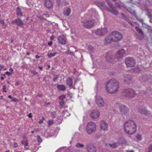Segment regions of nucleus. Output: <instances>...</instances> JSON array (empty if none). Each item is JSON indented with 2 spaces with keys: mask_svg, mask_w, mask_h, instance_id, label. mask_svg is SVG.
<instances>
[{
  "mask_svg": "<svg viewBox=\"0 0 152 152\" xmlns=\"http://www.w3.org/2000/svg\"><path fill=\"white\" fill-rule=\"evenodd\" d=\"M5 74L7 75L8 76H10L11 75V72H6L5 73Z\"/></svg>",
  "mask_w": 152,
  "mask_h": 152,
  "instance_id": "44",
  "label": "nucleus"
},
{
  "mask_svg": "<svg viewBox=\"0 0 152 152\" xmlns=\"http://www.w3.org/2000/svg\"><path fill=\"white\" fill-rule=\"evenodd\" d=\"M35 57L36 58H40V56L37 55H36L35 56Z\"/></svg>",
  "mask_w": 152,
  "mask_h": 152,
  "instance_id": "55",
  "label": "nucleus"
},
{
  "mask_svg": "<svg viewBox=\"0 0 152 152\" xmlns=\"http://www.w3.org/2000/svg\"><path fill=\"white\" fill-rule=\"evenodd\" d=\"M1 80H3L4 79V78L5 77V75L4 74H1Z\"/></svg>",
  "mask_w": 152,
  "mask_h": 152,
  "instance_id": "41",
  "label": "nucleus"
},
{
  "mask_svg": "<svg viewBox=\"0 0 152 152\" xmlns=\"http://www.w3.org/2000/svg\"><path fill=\"white\" fill-rule=\"evenodd\" d=\"M0 23L2 24H3L4 23V20H0Z\"/></svg>",
  "mask_w": 152,
  "mask_h": 152,
  "instance_id": "49",
  "label": "nucleus"
},
{
  "mask_svg": "<svg viewBox=\"0 0 152 152\" xmlns=\"http://www.w3.org/2000/svg\"><path fill=\"white\" fill-rule=\"evenodd\" d=\"M119 109L121 114L122 115H126L128 113L129 108L126 106L121 105L119 107Z\"/></svg>",
  "mask_w": 152,
  "mask_h": 152,
  "instance_id": "8",
  "label": "nucleus"
},
{
  "mask_svg": "<svg viewBox=\"0 0 152 152\" xmlns=\"http://www.w3.org/2000/svg\"><path fill=\"white\" fill-rule=\"evenodd\" d=\"M107 32V28H100L95 31V33L97 35H102L106 34Z\"/></svg>",
  "mask_w": 152,
  "mask_h": 152,
  "instance_id": "13",
  "label": "nucleus"
},
{
  "mask_svg": "<svg viewBox=\"0 0 152 152\" xmlns=\"http://www.w3.org/2000/svg\"><path fill=\"white\" fill-rule=\"evenodd\" d=\"M121 141L122 142L123 144H127V142L126 140L124 138H123L121 139Z\"/></svg>",
  "mask_w": 152,
  "mask_h": 152,
  "instance_id": "33",
  "label": "nucleus"
},
{
  "mask_svg": "<svg viewBox=\"0 0 152 152\" xmlns=\"http://www.w3.org/2000/svg\"><path fill=\"white\" fill-rule=\"evenodd\" d=\"M60 1H61V0H57V4H58L59 5Z\"/></svg>",
  "mask_w": 152,
  "mask_h": 152,
  "instance_id": "53",
  "label": "nucleus"
},
{
  "mask_svg": "<svg viewBox=\"0 0 152 152\" xmlns=\"http://www.w3.org/2000/svg\"><path fill=\"white\" fill-rule=\"evenodd\" d=\"M44 5L48 9L50 8L52 6V3L50 0H46L44 3Z\"/></svg>",
  "mask_w": 152,
  "mask_h": 152,
  "instance_id": "21",
  "label": "nucleus"
},
{
  "mask_svg": "<svg viewBox=\"0 0 152 152\" xmlns=\"http://www.w3.org/2000/svg\"><path fill=\"white\" fill-rule=\"evenodd\" d=\"M96 104L99 107H103L105 104L103 99L100 96H98L96 97Z\"/></svg>",
  "mask_w": 152,
  "mask_h": 152,
  "instance_id": "11",
  "label": "nucleus"
},
{
  "mask_svg": "<svg viewBox=\"0 0 152 152\" xmlns=\"http://www.w3.org/2000/svg\"><path fill=\"white\" fill-rule=\"evenodd\" d=\"M53 123V120H50L48 121V124L50 125L52 124Z\"/></svg>",
  "mask_w": 152,
  "mask_h": 152,
  "instance_id": "42",
  "label": "nucleus"
},
{
  "mask_svg": "<svg viewBox=\"0 0 152 152\" xmlns=\"http://www.w3.org/2000/svg\"><path fill=\"white\" fill-rule=\"evenodd\" d=\"M66 83L69 87L72 86V80L70 77L68 78L67 79Z\"/></svg>",
  "mask_w": 152,
  "mask_h": 152,
  "instance_id": "22",
  "label": "nucleus"
},
{
  "mask_svg": "<svg viewBox=\"0 0 152 152\" xmlns=\"http://www.w3.org/2000/svg\"><path fill=\"white\" fill-rule=\"evenodd\" d=\"M43 15H46L47 17H48L49 16L48 15L46 14H43Z\"/></svg>",
  "mask_w": 152,
  "mask_h": 152,
  "instance_id": "59",
  "label": "nucleus"
},
{
  "mask_svg": "<svg viewBox=\"0 0 152 152\" xmlns=\"http://www.w3.org/2000/svg\"><path fill=\"white\" fill-rule=\"evenodd\" d=\"M44 120V118H42V119L40 120L39 121V123L40 124H41L43 123V121Z\"/></svg>",
  "mask_w": 152,
  "mask_h": 152,
  "instance_id": "43",
  "label": "nucleus"
},
{
  "mask_svg": "<svg viewBox=\"0 0 152 152\" xmlns=\"http://www.w3.org/2000/svg\"><path fill=\"white\" fill-rule=\"evenodd\" d=\"M51 117L52 118H53L56 116V113L55 112H52L51 113Z\"/></svg>",
  "mask_w": 152,
  "mask_h": 152,
  "instance_id": "38",
  "label": "nucleus"
},
{
  "mask_svg": "<svg viewBox=\"0 0 152 152\" xmlns=\"http://www.w3.org/2000/svg\"><path fill=\"white\" fill-rule=\"evenodd\" d=\"M58 41L59 43L62 45H64L66 43V38L63 35H61L59 36L57 38Z\"/></svg>",
  "mask_w": 152,
  "mask_h": 152,
  "instance_id": "16",
  "label": "nucleus"
},
{
  "mask_svg": "<svg viewBox=\"0 0 152 152\" xmlns=\"http://www.w3.org/2000/svg\"><path fill=\"white\" fill-rule=\"evenodd\" d=\"M9 71L11 72H12L13 71V69L11 68H10L9 69Z\"/></svg>",
  "mask_w": 152,
  "mask_h": 152,
  "instance_id": "54",
  "label": "nucleus"
},
{
  "mask_svg": "<svg viewBox=\"0 0 152 152\" xmlns=\"http://www.w3.org/2000/svg\"><path fill=\"white\" fill-rule=\"evenodd\" d=\"M8 98H11V99H12V97L11 96V95H9L8 96Z\"/></svg>",
  "mask_w": 152,
  "mask_h": 152,
  "instance_id": "57",
  "label": "nucleus"
},
{
  "mask_svg": "<svg viewBox=\"0 0 152 152\" xmlns=\"http://www.w3.org/2000/svg\"><path fill=\"white\" fill-rule=\"evenodd\" d=\"M48 68H50V65H48Z\"/></svg>",
  "mask_w": 152,
  "mask_h": 152,
  "instance_id": "63",
  "label": "nucleus"
},
{
  "mask_svg": "<svg viewBox=\"0 0 152 152\" xmlns=\"http://www.w3.org/2000/svg\"><path fill=\"white\" fill-rule=\"evenodd\" d=\"M5 152H10V151L9 150H8L6 151Z\"/></svg>",
  "mask_w": 152,
  "mask_h": 152,
  "instance_id": "62",
  "label": "nucleus"
},
{
  "mask_svg": "<svg viewBox=\"0 0 152 152\" xmlns=\"http://www.w3.org/2000/svg\"><path fill=\"white\" fill-rule=\"evenodd\" d=\"M84 144L80 143H77L75 145V146L77 148H81L84 146Z\"/></svg>",
  "mask_w": 152,
  "mask_h": 152,
  "instance_id": "31",
  "label": "nucleus"
},
{
  "mask_svg": "<svg viewBox=\"0 0 152 152\" xmlns=\"http://www.w3.org/2000/svg\"><path fill=\"white\" fill-rule=\"evenodd\" d=\"M12 101H14V102H16L17 101H18V99H17L16 98H12Z\"/></svg>",
  "mask_w": 152,
  "mask_h": 152,
  "instance_id": "46",
  "label": "nucleus"
},
{
  "mask_svg": "<svg viewBox=\"0 0 152 152\" xmlns=\"http://www.w3.org/2000/svg\"><path fill=\"white\" fill-rule=\"evenodd\" d=\"M141 69L138 66H136L135 67L133 71L134 72H138L141 70Z\"/></svg>",
  "mask_w": 152,
  "mask_h": 152,
  "instance_id": "29",
  "label": "nucleus"
},
{
  "mask_svg": "<svg viewBox=\"0 0 152 152\" xmlns=\"http://www.w3.org/2000/svg\"><path fill=\"white\" fill-rule=\"evenodd\" d=\"M118 82L115 79H110L107 83L106 89L108 92L114 93L117 91L119 88Z\"/></svg>",
  "mask_w": 152,
  "mask_h": 152,
  "instance_id": "2",
  "label": "nucleus"
},
{
  "mask_svg": "<svg viewBox=\"0 0 152 152\" xmlns=\"http://www.w3.org/2000/svg\"><path fill=\"white\" fill-rule=\"evenodd\" d=\"M88 49L90 53L94 52L95 50L94 47L91 45H89L88 46Z\"/></svg>",
  "mask_w": 152,
  "mask_h": 152,
  "instance_id": "26",
  "label": "nucleus"
},
{
  "mask_svg": "<svg viewBox=\"0 0 152 152\" xmlns=\"http://www.w3.org/2000/svg\"><path fill=\"white\" fill-rule=\"evenodd\" d=\"M110 146L112 148H115L118 145V143H114L112 144H109Z\"/></svg>",
  "mask_w": 152,
  "mask_h": 152,
  "instance_id": "28",
  "label": "nucleus"
},
{
  "mask_svg": "<svg viewBox=\"0 0 152 152\" xmlns=\"http://www.w3.org/2000/svg\"><path fill=\"white\" fill-rule=\"evenodd\" d=\"M100 116L99 112L96 110L92 111L90 114V117L92 119H96Z\"/></svg>",
  "mask_w": 152,
  "mask_h": 152,
  "instance_id": "12",
  "label": "nucleus"
},
{
  "mask_svg": "<svg viewBox=\"0 0 152 152\" xmlns=\"http://www.w3.org/2000/svg\"><path fill=\"white\" fill-rule=\"evenodd\" d=\"M28 19V17H27V18H26V20H27Z\"/></svg>",
  "mask_w": 152,
  "mask_h": 152,
  "instance_id": "64",
  "label": "nucleus"
},
{
  "mask_svg": "<svg viewBox=\"0 0 152 152\" xmlns=\"http://www.w3.org/2000/svg\"><path fill=\"white\" fill-rule=\"evenodd\" d=\"M125 63L128 67H133L135 64V60L132 58L127 57L126 58Z\"/></svg>",
  "mask_w": 152,
  "mask_h": 152,
  "instance_id": "7",
  "label": "nucleus"
},
{
  "mask_svg": "<svg viewBox=\"0 0 152 152\" xmlns=\"http://www.w3.org/2000/svg\"><path fill=\"white\" fill-rule=\"evenodd\" d=\"M65 98V96L64 95H61V96H60L59 97V99L60 100H64V99Z\"/></svg>",
  "mask_w": 152,
  "mask_h": 152,
  "instance_id": "37",
  "label": "nucleus"
},
{
  "mask_svg": "<svg viewBox=\"0 0 152 152\" xmlns=\"http://www.w3.org/2000/svg\"><path fill=\"white\" fill-rule=\"evenodd\" d=\"M96 125L95 123L92 122H89L86 126V132L88 134H91L96 130Z\"/></svg>",
  "mask_w": 152,
  "mask_h": 152,
  "instance_id": "4",
  "label": "nucleus"
},
{
  "mask_svg": "<svg viewBox=\"0 0 152 152\" xmlns=\"http://www.w3.org/2000/svg\"><path fill=\"white\" fill-rule=\"evenodd\" d=\"M52 44V42H48V44L49 46H51Z\"/></svg>",
  "mask_w": 152,
  "mask_h": 152,
  "instance_id": "51",
  "label": "nucleus"
},
{
  "mask_svg": "<svg viewBox=\"0 0 152 152\" xmlns=\"http://www.w3.org/2000/svg\"><path fill=\"white\" fill-rule=\"evenodd\" d=\"M21 143L25 147L27 146L28 145L27 141H21Z\"/></svg>",
  "mask_w": 152,
  "mask_h": 152,
  "instance_id": "32",
  "label": "nucleus"
},
{
  "mask_svg": "<svg viewBox=\"0 0 152 152\" xmlns=\"http://www.w3.org/2000/svg\"><path fill=\"white\" fill-rule=\"evenodd\" d=\"M100 128L101 130L107 131L108 130L107 124L104 121H101Z\"/></svg>",
  "mask_w": 152,
  "mask_h": 152,
  "instance_id": "15",
  "label": "nucleus"
},
{
  "mask_svg": "<svg viewBox=\"0 0 152 152\" xmlns=\"http://www.w3.org/2000/svg\"><path fill=\"white\" fill-rule=\"evenodd\" d=\"M12 22L13 24H16L18 26H21L23 25V23L21 20L19 18L14 20L12 21Z\"/></svg>",
  "mask_w": 152,
  "mask_h": 152,
  "instance_id": "19",
  "label": "nucleus"
},
{
  "mask_svg": "<svg viewBox=\"0 0 152 152\" xmlns=\"http://www.w3.org/2000/svg\"><path fill=\"white\" fill-rule=\"evenodd\" d=\"M112 42H113V39L111 34L106 37L105 39V42L106 43H110Z\"/></svg>",
  "mask_w": 152,
  "mask_h": 152,
  "instance_id": "18",
  "label": "nucleus"
},
{
  "mask_svg": "<svg viewBox=\"0 0 152 152\" xmlns=\"http://www.w3.org/2000/svg\"><path fill=\"white\" fill-rule=\"evenodd\" d=\"M38 68L39 69L41 70H42V67L39 66Z\"/></svg>",
  "mask_w": 152,
  "mask_h": 152,
  "instance_id": "58",
  "label": "nucleus"
},
{
  "mask_svg": "<svg viewBox=\"0 0 152 152\" xmlns=\"http://www.w3.org/2000/svg\"><path fill=\"white\" fill-rule=\"evenodd\" d=\"M64 104V101L61 100L59 102V104L61 107H62L63 104Z\"/></svg>",
  "mask_w": 152,
  "mask_h": 152,
  "instance_id": "39",
  "label": "nucleus"
},
{
  "mask_svg": "<svg viewBox=\"0 0 152 152\" xmlns=\"http://www.w3.org/2000/svg\"><path fill=\"white\" fill-rule=\"evenodd\" d=\"M140 22L142 23L143 22V20H139Z\"/></svg>",
  "mask_w": 152,
  "mask_h": 152,
  "instance_id": "60",
  "label": "nucleus"
},
{
  "mask_svg": "<svg viewBox=\"0 0 152 152\" xmlns=\"http://www.w3.org/2000/svg\"><path fill=\"white\" fill-rule=\"evenodd\" d=\"M87 149L88 152H96V148L93 145H88Z\"/></svg>",
  "mask_w": 152,
  "mask_h": 152,
  "instance_id": "20",
  "label": "nucleus"
},
{
  "mask_svg": "<svg viewBox=\"0 0 152 152\" xmlns=\"http://www.w3.org/2000/svg\"><path fill=\"white\" fill-rule=\"evenodd\" d=\"M113 38V42H117L121 40L122 38V34L118 31H113L111 33Z\"/></svg>",
  "mask_w": 152,
  "mask_h": 152,
  "instance_id": "5",
  "label": "nucleus"
},
{
  "mask_svg": "<svg viewBox=\"0 0 152 152\" xmlns=\"http://www.w3.org/2000/svg\"><path fill=\"white\" fill-rule=\"evenodd\" d=\"M139 112L142 114H144L146 116L149 115L150 114L149 111H147L145 108H141L139 109Z\"/></svg>",
  "mask_w": 152,
  "mask_h": 152,
  "instance_id": "17",
  "label": "nucleus"
},
{
  "mask_svg": "<svg viewBox=\"0 0 152 152\" xmlns=\"http://www.w3.org/2000/svg\"><path fill=\"white\" fill-rule=\"evenodd\" d=\"M126 151V152H134L133 150H127Z\"/></svg>",
  "mask_w": 152,
  "mask_h": 152,
  "instance_id": "50",
  "label": "nucleus"
},
{
  "mask_svg": "<svg viewBox=\"0 0 152 152\" xmlns=\"http://www.w3.org/2000/svg\"><path fill=\"white\" fill-rule=\"evenodd\" d=\"M108 4H109V6L110 7V9L108 10L113 14L116 15L118 14V12L115 10L114 8L113 7V6L112 4L111 3V2L109 0H106Z\"/></svg>",
  "mask_w": 152,
  "mask_h": 152,
  "instance_id": "14",
  "label": "nucleus"
},
{
  "mask_svg": "<svg viewBox=\"0 0 152 152\" xmlns=\"http://www.w3.org/2000/svg\"><path fill=\"white\" fill-rule=\"evenodd\" d=\"M135 94V91L132 89H127L123 92L124 95L129 97H133Z\"/></svg>",
  "mask_w": 152,
  "mask_h": 152,
  "instance_id": "9",
  "label": "nucleus"
},
{
  "mask_svg": "<svg viewBox=\"0 0 152 152\" xmlns=\"http://www.w3.org/2000/svg\"><path fill=\"white\" fill-rule=\"evenodd\" d=\"M4 67V66L2 65H0V67L3 68Z\"/></svg>",
  "mask_w": 152,
  "mask_h": 152,
  "instance_id": "56",
  "label": "nucleus"
},
{
  "mask_svg": "<svg viewBox=\"0 0 152 152\" xmlns=\"http://www.w3.org/2000/svg\"><path fill=\"white\" fill-rule=\"evenodd\" d=\"M28 116L29 118H31L32 117V115L31 114V113L29 114L28 115Z\"/></svg>",
  "mask_w": 152,
  "mask_h": 152,
  "instance_id": "52",
  "label": "nucleus"
},
{
  "mask_svg": "<svg viewBox=\"0 0 152 152\" xmlns=\"http://www.w3.org/2000/svg\"><path fill=\"white\" fill-rule=\"evenodd\" d=\"M135 28L136 31L138 33L136 34V37L140 40H143L144 38L145 35L142 29L137 26H135Z\"/></svg>",
  "mask_w": 152,
  "mask_h": 152,
  "instance_id": "6",
  "label": "nucleus"
},
{
  "mask_svg": "<svg viewBox=\"0 0 152 152\" xmlns=\"http://www.w3.org/2000/svg\"><path fill=\"white\" fill-rule=\"evenodd\" d=\"M148 152H152V144L148 148Z\"/></svg>",
  "mask_w": 152,
  "mask_h": 152,
  "instance_id": "40",
  "label": "nucleus"
},
{
  "mask_svg": "<svg viewBox=\"0 0 152 152\" xmlns=\"http://www.w3.org/2000/svg\"><path fill=\"white\" fill-rule=\"evenodd\" d=\"M98 4L99 6L102 7L104 8H105L106 7V5L104 4H102L101 3H99Z\"/></svg>",
  "mask_w": 152,
  "mask_h": 152,
  "instance_id": "36",
  "label": "nucleus"
},
{
  "mask_svg": "<svg viewBox=\"0 0 152 152\" xmlns=\"http://www.w3.org/2000/svg\"><path fill=\"white\" fill-rule=\"evenodd\" d=\"M31 132L32 133H33L34 132V131H31Z\"/></svg>",
  "mask_w": 152,
  "mask_h": 152,
  "instance_id": "61",
  "label": "nucleus"
},
{
  "mask_svg": "<svg viewBox=\"0 0 152 152\" xmlns=\"http://www.w3.org/2000/svg\"><path fill=\"white\" fill-rule=\"evenodd\" d=\"M125 54V51L124 49H121L118 50L115 56L114 61L113 59L112 56L109 53H107L106 56L107 61L109 62H115L118 61L119 59L122 58Z\"/></svg>",
  "mask_w": 152,
  "mask_h": 152,
  "instance_id": "3",
  "label": "nucleus"
},
{
  "mask_svg": "<svg viewBox=\"0 0 152 152\" xmlns=\"http://www.w3.org/2000/svg\"><path fill=\"white\" fill-rule=\"evenodd\" d=\"M37 141L39 142H42V140L40 136L39 135H37Z\"/></svg>",
  "mask_w": 152,
  "mask_h": 152,
  "instance_id": "34",
  "label": "nucleus"
},
{
  "mask_svg": "<svg viewBox=\"0 0 152 152\" xmlns=\"http://www.w3.org/2000/svg\"><path fill=\"white\" fill-rule=\"evenodd\" d=\"M31 72L33 74L35 75L37 74V72H36L35 70H32L31 71Z\"/></svg>",
  "mask_w": 152,
  "mask_h": 152,
  "instance_id": "45",
  "label": "nucleus"
},
{
  "mask_svg": "<svg viewBox=\"0 0 152 152\" xmlns=\"http://www.w3.org/2000/svg\"><path fill=\"white\" fill-rule=\"evenodd\" d=\"M71 12V10L69 8H67L65 9L64 12L63 14L64 15H66L67 16L69 15Z\"/></svg>",
  "mask_w": 152,
  "mask_h": 152,
  "instance_id": "23",
  "label": "nucleus"
},
{
  "mask_svg": "<svg viewBox=\"0 0 152 152\" xmlns=\"http://www.w3.org/2000/svg\"><path fill=\"white\" fill-rule=\"evenodd\" d=\"M124 131L126 134L132 135L136 132L137 126L133 121L129 120L124 124Z\"/></svg>",
  "mask_w": 152,
  "mask_h": 152,
  "instance_id": "1",
  "label": "nucleus"
},
{
  "mask_svg": "<svg viewBox=\"0 0 152 152\" xmlns=\"http://www.w3.org/2000/svg\"><path fill=\"white\" fill-rule=\"evenodd\" d=\"M136 137L137 140L138 141H140L142 139V135L140 134H137L136 136Z\"/></svg>",
  "mask_w": 152,
  "mask_h": 152,
  "instance_id": "30",
  "label": "nucleus"
},
{
  "mask_svg": "<svg viewBox=\"0 0 152 152\" xmlns=\"http://www.w3.org/2000/svg\"><path fill=\"white\" fill-rule=\"evenodd\" d=\"M57 52H53L52 53H48L47 56L49 58H51L52 57L55 56L57 54Z\"/></svg>",
  "mask_w": 152,
  "mask_h": 152,
  "instance_id": "27",
  "label": "nucleus"
},
{
  "mask_svg": "<svg viewBox=\"0 0 152 152\" xmlns=\"http://www.w3.org/2000/svg\"><path fill=\"white\" fill-rule=\"evenodd\" d=\"M16 13L18 17H21L22 16V13L18 7L17 8Z\"/></svg>",
  "mask_w": 152,
  "mask_h": 152,
  "instance_id": "25",
  "label": "nucleus"
},
{
  "mask_svg": "<svg viewBox=\"0 0 152 152\" xmlns=\"http://www.w3.org/2000/svg\"><path fill=\"white\" fill-rule=\"evenodd\" d=\"M82 22L83 26L87 28H91L94 25V22L91 20H85Z\"/></svg>",
  "mask_w": 152,
  "mask_h": 152,
  "instance_id": "10",
  "label": "nucleus"
},
{
  "mask_svg": "<svg viewBox=\"0 0 152 152\" xmlns=\"http://www.w3.org/2000/svg\"><path fill=\"white\" fill-rule=\"evenodd\" d=\"M3 91L5 92H7V91L6 90L5 86L4 85L3 86Z\"/></svg>",
  "mask_w": 152,
  "mask_h": 152,
  "instance_id": "47",
  "label": "nucleus"
},
{
  "mask_svg": "<svg viewBox=\"0 0 152 152\" xmlns=\"http://www.w3.org/2000/svg\"><path fill=\"white\" fill-rule=\"evenodd\" d=\"M57 88L60 91H64L66 89L65 86L62 85H58L57 86Z\"/></svg>",
  "mask_w": 152,
  "mask_h": 152,
  "instance_id": "24",
  "label": "nucleus"
},
{
  "mask_svg": "<svg viewBox=\"0 0 152 152\" xmlns=\"http://www.w3.org/2000/svg\"><path fill=\"white\" fill-rule=\"evenodd\" d=\"M17 146H18L17 144L15 142L13 144L14 147L15 148H16V147H17Z\"/></svg>",
  "mask_w": 152,
  "mask_h": 152,
  "instance_id": "48",
  "label": "nucleus"
},
{
  "mask_svg": "<svg viewBox=\"0 0 152 152\" xmlns=\"http://www.w3.org/2000/svg\"><path fill=\"white\" fill-rule=\"evenodd\" d=\"M66 148L65 147H62L58 149L57 150H56L55 152H61L63 150L64 148Z\"/></svg>",
  "mask_w": 152,
  "mask_h": 152,
  "instance_id": "35",
  "label": "nucleus"
}]
</instances>
